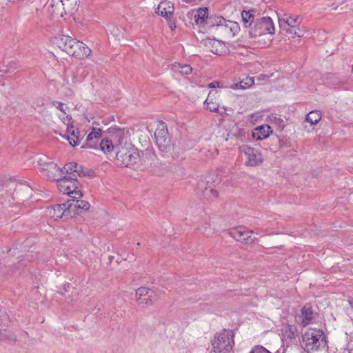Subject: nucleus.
Here are the masks:
<instances>
[{"label": "nucleus", "mask_w": 353, "mask_h": 353, "mask_svg": "<svg viewBox=\"0 0 353 353\" xmlns=\"http://www.w3.org/2000/svg\"><path fill=\"white\" fill-rule=\"evenodd\" d=\"M254 79L252 77H247L245 79V81H241L239 83V88L241 89H245L246 87H250L254 84Z\"/></svg>", "instance_id": "obj_41"}, {"label": "nucleus", "mask_w": 353, "mask_h": 353, "mask_svg": "<svg viewBox=\"0 0 353 353\" xmlns=\"http://www.w3.org/2000/svg\"><path fill=\"white\" fill-rule=\"evenodd\" d=\"M78 168H80V165L79 164H78L76 162H70L68 163H66L61 168V169H63V172H61L63 174L65 173V172L67 173V174H72V173L75 172V171Z\"/></svg>", "instance_id": "obj_32"}, {"label": "nucleus", "mask_w": 353, "mask_h": 353, "mask_svg": "<svg viewBox=\"0 0 353 353\" xmlns=\"http://www.w3.org/2000/svg\"><path fill=\"white\" fill-rule=\"evenodd\" d=\"M299 32H300V30L299 28H296V27L295 28H291V29L287 30V32L292 34V37H300L301 35Z\"/></svg>", "instance_id": "obj_43"}, {"label": "nucleus", "mask_w": 353, "mask_h": 353, "mask_svg": "<svg viewBox=\"0 0 353 353\" xmlns=\"http://www.w3.org/2000/svg\"><path fill=\"white\" fill-rule=\"evenodd\" d=\"M199 230L201 233L206 236L212 235L215 232L214 228H212L211 225L208 223H205Z\"/></svg>", "instance_id": "obj_35"}, {"label": "nucleus", "mask_w": 353, "mask_h": 353, "mask_svg": "<svg viewBox=\"0 0 353 353\" xmlns=\"http://www.w3.org/2000/svg\"><path fill=\"white\" fill-rule=\"evenodd\" d=\"M32 193V188L26 184H16L12 199L23 201Z\"/></svg>", "instance_id": "obj_17"}, {"label": "nucleus", "mask_w": 353, "mask_h": 353, "mask_svg": "<svg viewBox=\"0 0 353 353\" xmlns=\"http://www.w3.org/2000/svg\"><path fill=\"white\" fill-rule=\"evenodd\" d=\"M280 26H282L283 23L287 24L292 28H295L296 26L300 23L299 17L298 16L292 17L287 14L283 15L282 19L279 18Z\"/></svg>", "instance_id": "obj_21"}, {"label": "nucleus", "mask_w": 353, "mask_h": 353, "mask_svg": "<svg viewBox=\"0 0 353 353\" xmlns=\"http://www.w3.org/2000/svg\"><path fill=\"white\" fill-rule=\"evenodd\" d=\"M156 295V292L152 289L140 287L136 290L135 299L139 306L145 307L153 305Z\"/></svg>", "instance_id": "obj_10"}, {"label": "nucleus", "mask_w": 353, "mask_h": 353, "mask_svg": "<svg viewBox=\"0 0 353 353\" xmlns=\"http://www.w3.org/2000/svg\"><path fill=\"white\" fill-rule=\"evenodd\" d=\"M226 23V20L222 17H217L214 19L209 18L208 21H206L207 24L210 26H224Z\"/></svg>", "instance_id": "obj_36"}, {"label": "nucleus", "mask_w": 353, "mask_h": 353, "mask_svg": "<svg viewBox=\"0 0 353 353\" xmlns=\"http://www.w3.org/2000/svg\"><path fill=\"white\" fill-rule=\"evenodd\" d=\"M293 152H294V154L292 155H295L296 154H295L296 153V150H294Z\"/></svg>", "instance_id": "obj_52"}, {"label": "nucleus", "mask_w": 353, "mask_h": 353, "mask_svg": "<svg viewBox=\"0 0 353 353\" xmlns=\"http://www.w3.org/2000/svg\"><path fill=\"white\" fill-rule=\"evenodd\" d=\"M5 68H1L0 70V75H3V74L11 72L12 70H14L17 68V63L14 61L8 62V63L5 65H3Z\"/></svg>", "instance_id": "obj_38"}, {"label": "nucleus", "mask_w": 353, "mask_h": 353, "mask_svg": "<svg viewBox=\"0 0 353 353\" xmlns=\"http://www.w3.org/2000/svg\"><path fill=\"white\" fill-rule=\"evenodd\" d=\"M123 137L124 132L123 130L117 129L111 133L109 138L110 141L112 143L116 152L120 148H125L123 146Z\"/></svg>", "instance_id": "obj_18"}, {"label": "nucleus", "mask_w": 353, "mask_h": 353, "mask_svg": "<svg viewBox=\"0 0 353 353\" xmlns=\"http://www.w3.org/2000/svg\"><path fill=\"white\" fill-rule=\"evenodd\" d=\"M96 141L98 143L99 140L101 139L102 135V130L99 128H95Z\"/></svg>", "instance_id": "obj_47"}, {"label": "nucleus", "mask_w": 353, "mask_h": 353, "mask_svg": "<svg viewBox=\"0 0 353 353\" xmlns=\"http://www.w3.org/2000/svg\"><path fill=\"white\" fill-rule=\"evenodd\" d=\"M224 26L225 28H228L230 29L232 35H235L239 31V26H238V23L236 22L228 21V23L227 22L225 23Z\"/></svg>", "instance_id": "obj_39"}, {"label": "nucleus", "mask_w": 353, "mask_h": 353, "mask_svg": "<svg viewBox=\"0 0 353 353\" xmlns=\"http://www.w3.org/2000/svg\"><path fill=\"white\" fill-rule=\"evenodd\" d=\"M275 29L272 19L269 17H263L256 20L252 27L248 30L249 37L252 39L259 37L274 34Z\"/></svg>", "instance_id": "obj_4"}, {"label": "nucleus", "mask_w": 353, "mask_h": 353, "mask_svg": "<svg viewBox=\"0 0 353 353\" xmlns=\"http://www.w3.org/2000/svg\"><path fill=\"white\" fill-rule=\"evenodd\" d=\"M0 341L14 342L17 341V337L11 331L0 329Z\"/></svg>", "instance_id": "obj_29"}, {"label": "nucleus", "mask_w": 353, "mask_h": 353, "mask_svg": "<svg viewBox=\"0 0 353 353\" xmlns=\"http://www.w3.org/2000/svg\"><path fill=\"white\" fill-rule=\"evenodd\" d=\"M240 151L245 155V165L248 166H257L263 161L261 152L254 148L243 145L240 147Z\"/></svg>", "instance_id": "obj_11"}, {"label": "nucleus", "mask_w": 353, "mask_h": 353, "mask_svg": "<svg viewBox=\"0 0 353 353\" xmlns=\"http://www.w3.org/2000/svg\"><path fill=\"white\" fill-rule=\"evenodd\" d=\"M77 0H52L50 13L54 17H63L65 14H72L77 8Z\"/></svg>", "instance_id": "obj_5"}, {"label": "nucleus", "mask_w": 353, "mask_h": 353, "mask_svg": "<svg viewBox=\"0 0 353 353\" xmlns=\"http://www.w3.org/2000/svg\"><path fill=\"white\" fill-rule=\"evenodd\" d=\"M174 70L182 74H188L192 72V68L190 65L177 64L174 65Z\"/></svg>", "instance_id": "obj_34"}, {"label": "nucleus", "mask_w": 353, "mask_h": 353, "mask_svg": "<svg viewBox=\"0 0 353 353\" xmlns=\"http://www.w3.org/2000/svg\"><path fill=\"white\" fill-rule=\"evenodd\" d=\"M253 232L244 226H238L229 230L228 234L236 241L246 245H252L258 240L256 237H252Z\"/></svg>", "instance_id": "obj_8"}, {"label": "nucleus", "mask_w": 353, "mask_h": 353, "mask_svg": "<svg viewBox=\"0 0 353 353\" xmlns=\"http://www.w3.org/2000/svg\"><path fill=\"white\" fill-rule=\"evenodd\" d=\"M75 41L76 39L70 36L60 34L52 39V42L67 54L71 53V48Z\"/></svg>", "instance_id": "obj_13"}, {"label": "nucleus", "mask_w": 353, "mask_h": 353, "mask_svg": "<svg viewBox=\"0 0 353 353\" xmlns=\"http://www.w3.org/2000/svg\"><path fill=\"white\" fill-rule=\"evenodd\" d=\"M139 158L137 149L134 148H120L116 152L117 163L121 166L130 167L136 163Z\"/></svg>", "instance_id": "obj_7"}, {"label": "nucleus", "mask_w": 353, "mask_h": 353, "mask_svg": "<svg viewBox=\"0 0 353 353\" xmlns=\"http://www.w3.org/2000/svg\"><path fill=\"white\" fill-rule=\"evenodd\" d=\"M302 321L301 323L305 326L309 325L314 319V312L312 305L309 303L305 304L301 310Z\"/></svg>", "instance_id": "obj_19"}, {"label": "nucleus", "mask_w": 353, "mask_h": 353, "mask_svg": "<svg viewBox=\"0 0 353 353\" xmlns=\"http://www.w3.org/2000/svg\"><path fill=\"white\" fill-rule=\"evenodd\" d=\"M221 83L219 81H213L208 84V88H220Z\"/></svg>", "instance_id": "obj_48"}, {"label": "nucleus", "mask_w": 353, "mask_h": 353, "mask_svg": "<svg viewBox=\"0 0 353 353\" xmlns=\"http://www.w3.org/2000/svg\"><path fill=\"white\" fill-rule=\"evenodd\" d=\"M220 183V176L215 174H210L198 181L195 189L196 194L201 199L213 201L218 198L217 187Z\"/></svg>", "instance_id": "obj_1"}, {"label": "nucleus", "mask_w": 353, "mask_h": 353, "mask_svg": "<svg viewBox=\"0 0 353 353\" xmlns=\"http://www.w3.org/2000/svg\"><path fill=\"white\" fill-rule=\"evenodd\" d=\"M75 173H77L79 176H90L91 174L93 173V171L88 169L85 170L84 168L80 165V168L77 169Z\"/></svg>", "instance_id": "obj_40"}, {"label": "nucleus", "mask_w": 353, "mask_h": 353, "mask_svg": "<svg viewBox=\"0 0 353 353\" xmlns=\"http://www.w3.org/2000/svg\"><path fill=\"white\" fill-rule=\"evenodd\" d=\"M272 130L270 126L263 125L255 128L252 132V137L258 140H263L268 138Z\"/></svg>", "instance_id": "obj_20"}, {"label": "nucleus", "mask_w": 353, "mask_h": 353, "mask_svg": "<svg viewBox=\"0 0 353 353\" xmlns=\"http://www.w3.org/2000/svg\"><path fill=\"white\" fill-rule=\"evenodd\" d=\"M53 103H54V105L57 104V105L56 106L57 108L65 114V109L67 108V107H64V104L63 103L59 102V101H54V102H53Z\"/></svg>", "instance_id": "obj_45"}, {"label": "nucleus", "mask_w": 353, "mask_h": 353, "mask_svg": "<svg viewBox=\"0 0 353 353\" xmlns=\"http://www.w3.org/2000/svg\"><path fill=\"white\" fill-rule=\"evenodd\" d=\"M233 344L232 337L230 338L229 332H227L225 330L216 334L212 341L213 350L216 353L228 352L232 349Z\"/></svg>", "instance_id": "obj_6"}, {"label": "nucleus", "mask_w": 353, "mask_h": 353, "mask_svg": "<svg viewBox=\"0 0 353 353\" xmlns=\"http://www.w3.org/2000/svg\"><path fill=\"white\" fill-rule=\"evenodd\" d=\"M56 181L59 191L63 194L73 199H79L83 196L81 191L78 190L79 182L77 179L76 174H73L72 176H65L62 178H58Z\"/></svg>", "instance_id": "obj_3"}, {"label": "nucleus", "mask_w": 353, "mask_h": 353, "mask_svg": "<svg viewBox=\"0 0 353 353\" xmlns=\"http://www.w3.org/2000/svg\"><path fill=\"white\" fill-rule=\"evenodd\" d=\"M326 80L328 83L333 85H336L343 83V81L340 79V78L335 74H332V73L327 74L326 76Z\"/></svg>", "instance_id": "obj_37"}, {"label": "nucleus", "mask_w": 353, "mask_h": 353, "mask_svg": "<svg viewBox=\"0 0 353 353\" xmlns=\"http://www.w3.org/2000/svg\"><path fill=\"white\" fill-rule=\"evenodd\" d=\"M70 285V283H68V285H66V288H68Z\"/></svg>", "instance_id": "obj_53"}, {"label": "nucleus", "mask_w": 353, "mask_h": 353, "mask_svg": "<svg viewBox=\"0 0 353 353\" xmlns=\"http://www.w3.org/2000/svg\"><path fill=\"white\" fill-rule=\"evenodd\" d=\"M72 47L71 53H68V54L79 59L87 57L91 53V50L85 44L77 39Z\"/></svg>", "instance_id": "obj_16"}, {"label": "nucleus", "mask_w": 353, "mask_h": 353, "mask_svg": "<svg viewBox=\"0 0 353 353\" xmlns=\"http://www.w3.org/2000/svg\"><path fill=\"white\" fill-rule=\"evenodd\" d=\"M42 174L47 177L48 179L53 181H56L58 179L57 173L63 172V169L58 167L57 163H55V169H50L47 167H45L41 170Z\"/></svg>", "instance_id": "obj_22"}, {"label": "nucleus", "mask_w": 353, "mask_h": 353, "mask_svg": "<svg viewBox=\"0 0 353 353\" xmlns=\"http://www.w3.org/2000/svg\"><path fill=\"white\" fill-rule=\"evenodd\" d=\"M67 205V202H65L61 204L49 206L47 208L46 214L54 220H57L58 219L65 216L68 217L70 216V212L68 211Z\"/></svg>", "instance_id": "obj_12"}, {"label": "nucleus", "mask_w": 353, "mask_h": 353, "mask_svg": "<svg viewBox=\"0 0 353 353\" xmlns=\"http://www.w3.org/2000/svg\"><path fill=\"white\" fill-rule=\"evenodd\" d=\"M96 141L98 143L99 140L101 139L102 135V130L99 128H95Z\"/></svg>", "instance_id": "obj_46"}, {"label": "nucleus", "mask_w": 353, "mask_h": 353, "mask_svg": "<svg viewBox=\"0 0 353 353\" xmlns=\"http://www.w3.org/2000/svg\"><path fill=\"white\" fill-rule=\"evenodd\" d=\"M348 303H349V305H350V307H352V309L353 310V299H350L348 300Z\"/></svg>", "instance_id": "obj_51"}, {"label": "nucleus", "mask_w": 353, "mask_h": 353, "mask_svg": "<svg viewBox=\"0 0 353 353\" xmlns=\"http://www.w3.org/2000/svg\"><path fill=\"white\" fill-rule=\"evenodd\" d=\"M11 0H0V10L4 8L5 6Z\"/></svg>", "instance_id": "obj_49"}, {"label": "nucleus", "mask_w": 353, "mask_h": 353, "mask_svg": "<svg viewBox=\"0 0 353 353\" xmlns=\"http://www.w3.org/2000/svg\"><path fill=\"white\" fill-rule=\"evenodd\" d=\"M86 143L82 146L83 148H97L95 128H92L91 132H90L87 137Z\"/></svg>", "instance_id": "obj_25"}, {"label": "nucleus", "mask_w": 353, "mask_h": 353, "mask_svg": "<svg viewBox=\"0 0 353 353\" xmlns=\"http://www.w3.org/2000/svg\"><path fill=\"white\" fill-rule=\"evenodd\" d=\"M63 137H65L68 141L69 143L72 146L77 145L79 143L80 139L74 130H72V131H68L67 134L64 135Z\"/></svg>", "instance_id": "obj_31"}, {"label": "nucleus", "mask_w": 353, "mask_h": 353, "mask_svg": "<svg viewBox=\"0 0 353 353\" xmlns=\"http://www.w3.org/2000/svg\"><path fill=\"white\" fill-rule=\"evenodd\" d=\"M99 147H100L101 150L104 153H106V154H108L113 150H115V148H114L112 143L110 141V138L103 139L99 143Z\"/></svg>", "instance_id": "obj_28"}, {"label": "nucleus", "mask_w": 353, "mask_h": 353, "mask_svg": "<svg viewBox=\"0 0 353 353\" xmlns=\"http://www.w3.org/2000/svg\"><path fill=\"white\" fill-rule=\"evenodd\" d=\"M279 148H288L290 146V141L288 139H279Z\"/></svg>", "instance_id": "obj_44"}, {"label": "nucleus", "mask_w": 353, "mask_h": 353, "mask_svg": "<svg viewBox=\"0 0 353 353\" xmlns=\"http://www.w3.org/2000/svg\"><path fill=\"white\" fill-rule=\"evenodd\" d=\"M34 11H35V12H36V15H37V16H36V17H35L33 20H34L35 22H37V21L39 20V18H40V17H39V10L38 9L35 8V9H34Z\"/></svg>", "instance_id": "obj_50"}, {"label": "nucleus", "mask_w": 353, "mask_h": 353, "mask_svg": "<svg viewBox=\"0 0 353 353\" xmlns=\"http://www.w3.org/2000/svg\"><path fill=\"white\" fill-rule=\"evenodd\" d=\"M321 119V112L319 110H312L306 116V121L312 125L317 123Z\"/></svg>", "instance_id": "obj_30"}, {"label": "nucleus", "mask_w": 353, "mask_h": 353, "mask_svg": "<svg viewBox=\"0 0 353 353\" xmlns=\"http://www.w3.org/2000/svg\"><path fill=\"white\" fill-rule=\"evenodd\" d=\"M165 5V3L161 2L157 7L156 10V12L162 17H168V15H170L174 12L173 6H168V9L163 6Z\"/></svg>", "instance_id": "obj_27"}, {"label": "nucleus", "mask_w": 353, "mask_h": 353, "mask_svg": "<svg viewBox=\"0 0 353 353\" xmlns=\"http://www.w3.org/2000/svg\"><path fill=\"white\" fill-rule=\"evenodd\" d=\"M70 285V283H68V285H66V288H68Z\"/></svg>", "instance_id": "obj_54"}, {"label": "nucleus", "mask_w": 353, "mask_h": 353, "mask_svg": "<svg viewBox=\"0 0 353 353\" xmlns=\"http://www.w3.org/2000/svg\"><path fill=\"white\" fill-rule=\"evenodd\" d=\"M158 148L161 151H165L170 147V139L165 123L160 121L154 133Z\"/></svg>", "instance_id": "obj_9"}, {"label": "nucleus", "mask_w": 353, "mask_h": 353, "mask_svg": "<svg viewBox=\"0 0 353 353\" xmlns=\"http://www.w3.org/2000/svg\"><path fill=\"white\" fill-rule=\"evenodd\" d=\"M195 21L199 23H203L205 19L208 21V8H201L197 10V13L194 15Z\"/></svg>", "instance_id": "obj_26"}, {"label": "nucleus", "mask_w": 353, "mask_h": 353, "mask_svg": "<svg viewBox=\"0 0 353 353\" xmlns=\"http://www.w3.org/2000/svg\"><path fill=\"white\" fill-rule=\"evenodd\" d=\"M212 92H210L208 96V98L204 101V105H206V108L210 112H216L219 110V105L216 103L213 102L210 100Z\"/></svg>", "instance_id": "obj_33"}, {"label": "nucleus", "mask_w": 353, "mask_h": 353, "mask_svg": "<svg viewBox=\"0 0 353 353\" xmlns=\"http://www.w3.org/2000/svg\"><path fill=\"white\" fill-rule=\"evenodd\" d=\"M283 353H284V352H283Z\"/></svg>", "instance_id": "obj_55"}, {"label": "nucleus", "mask_w": 353, "mask_h": 353, "mask_svg": "<svg viewBox=\"0 0 353 353\" xmlns=\"http://www.w3.org/2000/svg\"><path fill=\"white\" fill-rule=\"evenodd\" d=\"M303 345L307 352L325 351L328 348L326 336L322 330L310 328L302 336Z\"/></svg>", "instance_id": "obj_2"}, {"label": "nucleus", "mask_w": 353, "mask_h": 353, "mask_svg": "<svg viewBox=\"0 0 353 353\" xmlns=\"http://www.w3.org/2000/svg\"><path fill=\"white\" fill-rule=\"evenodd\" d=\"M37 164L40 166L41 170L45 167H47L51 170L55 169V163H54V161H51L49 157L45 155H42L38 158Z\"/></svg>", "instance_id": "obj_24"}, {"label": "nucleus", "mask_w": 353, "mask_h": 353, "mask_svg": "<svg viewBox=\"0 0 353 353\" xmlns=\"http://www.w3.org/2000/svg\"><path fill=\"white\" fill-rule=\"evenodd\" d=\"M204 45L210 52L217 55H222L228 51V47L223 42L215 39H205Z\"/></svg>", "instance_id": "obj_14"}, {"label": "nucleus", "mask_w": 353, "mask_h": 353, "mask_svg": "<svg viewBox=\"0 0 353 353\" xmlns=\"http://www.w3.org/2000/svg\"><path fill=\"white\" fill-rule=\"evenodd\" d=\"M250 353H272L262 345L254 346ZM276 353H279L277 351Z\"/></svg>", "instance_id": "obj_42"}, {"label": "nucleus", "mask_w": 353, "mask_h": 353, "mask_svg": "<svg viewBox=\"0 0 353 353\" xmlns=\"http://www.w3.org/2000/svg\"><path fill=\"white\" fill-rule=\"evenodd\" d=\"M68 211L70 212V214L73 213L74 214H78L88 210L90 208V203L83 200H78L77 199H73L67 201Z\"/></svg>", "instance_id": "obj_15"}, {"label": "nucleus", "mask_w": 353, "mask_h": 353, "mask_svg": "<svg viewBox=\"0 0 353 353\" xmlns=\"http://www.w3.org/2000/svg\"><path fill=\"white\" fill-rule=\"evenodd\" d=\"M253 12H254V11L253 10H250L249 11L243 10L241 13L242 20L244 23V26L245 28H249V29L250 27L253 26L252 23L254 19Z\"/></svg>", "instance_id": "obj_23"}]
</instances>
